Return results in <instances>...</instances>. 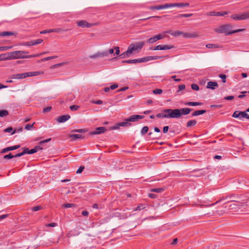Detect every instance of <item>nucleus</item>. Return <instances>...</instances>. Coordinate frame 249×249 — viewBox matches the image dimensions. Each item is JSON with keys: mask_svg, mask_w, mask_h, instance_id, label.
<instances>
[{"mask_svg": "<svg viewBox=\"0 0 249 249\" xmlns=\"http://www.w3.org/2000/svg\"><path fill=\"white\" fill-rule=\"evenodd\" d=\"M144 117L142 115H135L130 116L129 118L125 119V121H128V122H135L139 119H142Z\"/></svg>", "mask_w": 249, "mask_h": 249, "instance_id": "nucleus-12", "label": "nucleus"}, {"mask_svg": "<svg viewBox=\"0 0 249 249\" xmlns=\"http://www.w3.org/2000/svg\"><path fill=\"white\" fill-rule=\"evenodd\" d=\"M138 61H139L138 63H143V62H145L148 61V59L147 56V57L139 58V59H138Z\"/></svg>", "mask_w": 249, "mask_h": 249, "instance_id": "nucleus-45", "label": "nucleus"}, {"mask_svg": "<svg viewBox=\"0 0 249 249\" xmlns=\"http://www.w3.org/2000/svg\"><path fill=\"white\" fill-rule=\"evenodd\" d=\"M73 141H76L78 139H83L84 137L80 134H71L69 136Z\"/></svg>", "mask_w": 249, "mask_h": 249, "instance_id": "nucleus-21", "label": "nucleus"}, {"mask_svg": "<svg viewBox=\"0 0 249 249\" xmlns=\"http://www.w3.org/2000/svg\"><path fill=\"white\" fill-rule=\"evenodd\" d=\"M84 169V166H80L77 170L76 173L80 174V173H82V171H83Z\"/></svg>", "mask_w": 249, "mask_h": 249, "instance_id": "nucleus-59", "label": "nucleus"}, {"mask_svg": "<svg viewBox=\"0 0 249 249\" xmlns=\"http://www.w3.org/2000/svg\"><path fill=\"white\" fill-rule=\"evenodd\" d=\"M139 62L138 59H135L133 60H124L123 61V63H138Z\"/></svg>", "mask_w": 249, "mask_h": 249, "instance_id": "nucleus-32", "label": "nucleus"}, {"mask_svg": "<svg viewBox=\"0 0 249 249\" xmlns=\"http://www.w3.org/2000/svg\"><path fill=\"white\" fill-rule=\"evenodd\" d=\"M231 18L236 20H241L240 14H234L231 16Z\"/></svg>", "mask_w": 249, "mask_h": 249, "instance_id": "nucleus-35", "label": "nucleus"}, {"mask_svg": "<svg viewBox=\"0 0 249 249\" xmlns=\"http://www.w3.org/2000/svg\"><path fill=\"white\" fill-rule=\"evenodd\" d=\"M10 59H16L19 58H25L24 56L26 54H28V52L16 51L8 53Z\"/></svg>", "mask_w": 249, "mask_h": 249, "instance_id": "nucleus-3", "label": "nucleus"}, {"mask_svg": "<svg viewBox=\"0 0 249 249\" xmlns=\"http://www.w3.org/2000/svg\"><path fill=\"white\" fill-rule=\"evenodd\" d=\"M69 115H64L59 116L57 119V121L59 123H64L70 118Z\"/></svg>", "mask_w": 249, "mask_h": 249, "instance_id": "nucleus-13", "label": "nucleus"}, {"mask_svg": "<svg viewBox=\"0 0 249 249\" xmlns=\"http://www.w3.org/2000/svg\"><path fill=\"white\" fill-rule=\"evenodd\" d=\"M57 56H49V57H45L44 58H42L40 61H41V62H43V61H48V60H51V59H52L56 58H57Z\"/></svg>", "mask_w": 249, "mask_h": 249, "instance_id": "nucleus-34", "label": "nucleus"}, {"mask_svg": "<svg viewBox=\"0 0 249 249\" xmlns=\"http://www.w3.org/2000/svg\"><path fill=\"white\" fill-rule=\"evenodd\" d=\"M170 8L169 6V3H166L163 5H156L154 6H151L150 9H155V10H161L163 9H166Z\"/></svg>", "mask_w": 249, "mask_h": 249, "instance_id": "nucleus-10", "label": "nucleus"}, {"mask_svg": "<svg viewBox=\"0 0 249 249\" xmlns=\"http://www.w3.org/2000/svg\"><path fill=\"white\" fill-rule=\"evenodd\" d=\"M157 117L161 118H173L171 109H165L161 113L157 114Z\"/></svg>", "mask_w": 249, "mask_h": 249, "instance_id": "nucleus-5", "label": "nucleus"}, {"mask_svg": "<svg viewBox=\"0 0 249 249\" xmlns=\"http://www.w3.org/2000/svg\"><path fill=\"white\" fill-rule=\"evenodd\" d=\"M10 60L8 53H3L0 55V61Z\"/></svg>", "mask_w": 249, "mask_h": 249, "instance_id": "nucleus-22", "label": "nucleus"}, {"mask_svg": "<svg viewBox=\"0 0 249 249\" xmlns=\"http://www.w3.org/2000/svg\"><path fill=\"white\" fill-rule=\"evenodd\" d=\"M153 92L155 94H160L162 92V90L161 89H155L153 90Z\"/></svg>", "mask_w": 249, "mask_h": 249, "instance_id": "nucleus-48", "label": "nucleus"}, {"mask_svg": "<svg viewBox=\"0 0 249 249\" xmlns=\"http://www.w3.org/2000/svg\"><path fill=\"white\" fill-rule=\"evenodd\" d=\"M130 55H131L130 53H129L128 51L127 50L126 51L121 53V54H120L119 56L121 58H124L129 57L130 56Z\"/></svg>", "mask_w": 249, "mask_h": 249, "instance_id": "nucleus-25", "label": "nucleus"}, {"mask_svg": "<svg viewBox=\"0 0 249 249\" xmlns=\"http://www.w3.org/2000/svg\"><path fill=\"white\" fill-rule=\"evenodd\" d=\"M193 15L192 14H181L179 15L180 17H185V18H188L191 17Z\"/></svg>", "mask_w": 249, "mask_h": 249, "instance_id": "nucleus-61", "label": "nucleus"}, {"mask_svg": "<svg viewBox=\"0 0 249 249\" xmlns=\"http://www.w3.org/2000/svg\"><path fill=\"white\" fill-rule=\"evenodd\" d=\"M9 114L8 111L6 110H0V117H3L6 116Z\"/></svg>", "mask_w": 249, "mask_h": 249, "instance_id": "nucleus-31", "label": "nucleus"}, {"mask_svg": "<svg viewBox=\"0 0 249 249\" xmlns=\"http://www.w3.org/2000/svg\"><path fill=\"white\" fill-rule=\"evenodd\" d=\"M13 158H15L14 155H13L11 153H9L8 155H5L3 157L4 159H11Z\"/></svg>", "mask_w": 249, "mask_h": 249, "instance_id": "nucleus-47", "label": "nucleus"}, {"mask_svg": "<svg viewBox=\"0 0 249 249\" xmlns=\"http://www.w3.org/2000/svg\"><path fill=\"white\" fill-rule=\"evenodd\" d=\"M165 37V35L163 34H158L156 35L155 36L149 38L147 40V42L150 44L154 43L157 41L162 39Z\"/></svg>", "mask_w": 249, "mask_h": 249, "instance_id": "nucleus-6", "label": "nucleus"}, {"mask_svg": "<svg viewBox=\"0 0 249 249\" xmlns=\"http://www.w3.org/2000/svg\"><path fill=\"white\" fill-rule=\"evenodd\" d=\"M150 49L153 50H162V45H159L156 46L154 49L151 48Z\"/></svg>", "mask_w": 249, "mask_h": 249, "instance_id": "nucleus-49", "label": "nucleus"}, {"mask_svg": "<svg viewBox=\"0 0 249 249\" xmlns=\"http://www.w3.org/2000/svg\"><path fill=\"white\" fill-rule=\"evenodd\" d=\"M172 48V46H170L167 45H162V50H169Z\"/></svg>", "mask_w": 249, "mask_h": 249, "instance_id": "nucleus-54", "label": "nucleus"}, {"mask_svg": "<svg viewBox=\"0 0 249 249\" xmlns=\"http://www.w3.org/2000/svg\"><path fill=\"white\" fill-rule=\"evenodd\" d=\"M106 129L104 127H99L95 129V131L89 133L90 135H98L104 133Z\"/></svg>", "mask_w": 249, "mask_h": 249, "instance_id": "nucleus-7", "label": "nucleus"}, {"mask_svg": "<svg viewBox=\"0 0 249 249\" xmlns=\"http://www.w3.org/2000/svg\"><path fill=\"white\" fill-rule=\"evenodd\" d=\"M247 111H240V119L242 118H247L248 114Z\"/></svg>", "mask_w": 249, "mask_h": 249, "instance_id": "nucleus-46", "label": "nucleus"}, {"mask_svg": "<svg viewBox=\"0 0 249 249\" xmlns=\"http://www.w3.org/2000/svg\"><path fill=\"white\" fill-rule=\"evenodd\" d=\"M185 105L189 106H196L202 105V103L201 102H188L185 103Z\"/></svg>", "mask_w": 249, "mask_h": 249, "instance_id": "nucleus-23", "label": "nucleus"}, {"mask_svg": "<svg viewBox=\"0 0 249 249\" xmlns=\"http://www.w3.org/2000/svg\"><path fill=\"white\" fill-rule=\"evenodd\" d=\"M192 110V109L189 108L171 109L173 118H179L183 115H187L190 113Z\"/></svg>", "mask_w": 249, "mask_h": 249, "instance_id": "nucleus-2", "label": "nucleus"}, {"mask_svg": "<svg viewBox=\"0 0 249 249\" xmlns=\"http://www.w3.org/2000/svg\"><path fill=\"white\" fill-rule=\"evenodd\" d=\"M232 27V26L230 24L223 25L215 28L214 31L218 33H224L226 35H231L232 34L243 32L246 30L245 29H239L231 31Z\"/></svg>", "mask_w": 249, "mask_h": 249, "instance_id": "nucleus-1", "label": "nucleus"}, {"mask_svg": "<svg viewBox=\"0 0 249 249\" xmlns=\"http://www.w3.org/2000/svg\"><path fill=\"white\" fill-rule=\"evenodd\" d=\"M144 44V42H138L134 44H132L129 46L127 50L131 54L135 51L141 50Z\"/></svg>", "mask_w": 249, "mask_h": 249, "instance_id": "nucleus-4", "label": "nucleus"}, {"mask_svg": "<svg viewBox=\"0 0 249 249\" xmlns=\"http://www.w3.org/2000/svg\"><path fill=\"white\" fill-rule=\"evenodd\" d=\"M206 47L209 49L217 48L218 47L216 44H208L206 45Z\"/></svg>", "mask_w": 249, "mask_h": 249, "instance_id": "nucleus-40", "label": "nucleus"}, {"mask_svg": "<svg viewBox=\"0 0 249 249\" xmlns=\"http://www.w3.org/2000/svg\"><path fill=\"white\" fill-rule=\"evenodd\" d=\"M57 225V223H52L46 224V226L54 227H56Z\"/></svg>", "mask_w": 249, "mask_h": 249, "instance_id": "nucleus-60", "label": "nucleus"}, {"mask_svg": "<svg viewBox=\"0 0 249 249\" xmlns=\"http://www.w3.org/2000/svg\"><path fill=\"white\" fill-rule=\"evenodd\" d=\"M206 112L205 110H196L194 111L192 114V116H196L205 113Z\"/></svg>", "mask_w": 249, "mask_h": 249, "instance_id": "nucleus-24", "label": "nucleus"}, {"mask_svg": "<svg viewBox=\"0 0 249 249\" xmlns=\"http://www.w3.org/2000/svg\"><path fill=\"white\" fill-rule=\"evenodd\" d=\"M131 125V124L128 122L125 121L124 122H121L119 123V125L120 126H128Z\"/></svg>", "mask_w": 249, "mask_h": 249, "instance_id": "nucleus-36", "label": "nucleus"}, {"mask_svg": "<svg viewBox=\"0 0 249 249\" xmlns=\"http://www.w3.org/2000/svg\"><path fill=\"white\" fill-rule=\"evenodd\" d=\"M34 124H35V123H34L32 124H27L25 127V129L27 130H30L33 127V125Z\"/></svg>", "mask_w": 249, "mask_h": 249, "instance_id": "nucleus-53", "label": "nucleus"}, {"mask_svg": "<svg viewBox=\"0 0 249 249\" xmlns=\"http://www.w3.org/2000/svg\"><path fill=\"white\" fill-rule=\"evenodd\" d=\"M191 88L195 90H198L199 89L198 86L196 84H193L191 85Z\"/></svg>", "mask_w": 249, "mask_h": 249, "instance_id": "nucleus-50", "label": "nucleus"}, {"mask_svg": "<svg viewBox=\"0 0 249 249\" xmlns=\"http://www.w3.org/2000/svg\"><path fill=\"white\" fill-rule=\"evenodd\" d=\"M43 40L41 39H38L35 40H31L32 46L39 44L42 43Z\"/></svg>", "mask_w": 249, "mask_h": 249, "instance_id": "nucleus-30", "label": "nucleus"}, {"mask_svg": "<svg viewBox=\"0 0 249 249\" xmlns=\"http://www.w3.org/2000/svg\"><path fill=\"white\" fill-rule=\"evenodd\" d=\"M197 122L196 120H190L187 123V127H190L194 126L196 124Z\"/></svg>", "mask_w": 249, "mask_h": 249, "instance_id": "nucleus-27", "label": "nucleus"}, {"mask_svg": "<svg viewBox=\"0 0 249 249\" xmlns=\"http://www.w3.org/2000/svg\"><path fill=\"white\" fill-rule=\"evenodd\" d=\"M185 88V86L184 85H179L178 87V92H179V91L184 89Z\"/></svg>", "mask_w": 249, "mask_h": 249, "instance_id": "nucleus-64", "label": "nucleus"}, {"mask_svg": "<svg viewBox=\"0 0 249 249\" xmlns=\"http://www.w3.org/2000/svg\"><path fill=\"white\" fill-rule=\"evenodd\" d=\"M13 131V128L12 127H8L4 129V131L5 132H11Z\"/></svg>", "mask_w": 249, "mask_h": 249, "instance_id": "nucleus-62", "label": "nucleus"}, {"mask_svg": "<svg viewBox=\"0 0 249 249\" xmlns=\"http://www.w3.org/2000/svg\"><path fill=\"white\" fill-rule=\"evenodd\" d=\"M73 206H74L73 204L67 203V204H64L63 205V207H64V208H68L71 207Z\"/></svg>", "mask_w": 249, "mask_h": 249, "instance_id": "nucleus-55", "label": "nucleus"}, {"mask_svg": "<svg viewBox=\"0 0 249 249\" xmlns=\"http://www.w3.org/2000/svg\"><path fill=\"white\" fill-rule=\"evenodd\" d=\"M233 118H239L240 119V111H235L232 115Z\"/></svg>", "mask_w": 249, "mask_h": 249, "instance_id": "nucleus-38", "label": "nucleus"}, {"mask_svg": "<svg viewBox=\"0 0 249 249\" xmlns=\"http://www.w3.org/2000/svg\"><path fill=\"white\" fill-rule=\"evenodd\" d=\"M87 131V130L85 129H77L73 130L72 131V132L80 133H85Z\"/></svg>", "mask_w": 249, "mask_h": 249, "instance_id": "nucleus-43", "label": "nucleus"}, {"mask_svg": "<svg viewBox=\"0 0 249 249\" xmlns=\"http://www.w3.org/2000/svg\"><path fill=\"white\" fill-rule=\"evenodd\" d=\"M163 191V189L162 188H155L151 190V192H156V193H160Z\"/></svg>", "mask_w": 249, "mask_h": 249, "instance_id": "nucleus-41", "label": "nucleus"}, {"mask_svg": "<svg viewBox=\"0 0 249 249\" xmlns=\"http://www.w3.org/2000/svg\"><path fill=\"white\" fill-rule=\"evenodd\" d=\"M241 20H246L249 18V11L245 12L240 14Z\"/></svg>", "mask_w": 249, "mask_h": 249, "instance_id": "nucleus-19", "label": "nucleus"}, {"mask_svg": "<svg viewBox=\"0 0 249 249\" xmlns=\"http://www.w3.org/2000/svg\"><path fill=\"white\" fill-rule=\"evenodd\" d=\"M21 45L23 46H32L31 41L23 42Z\"/></svg>", "mask_w": 249, "mask_h": 249, "instance_id": "nucleus-56", "label": "nucleus"}, {"mask_svg": "<svg viewBox=\"0 0 249 249\" xmlns=\"http://www.w3.org/2000/svg\"><path fill=\"white\" fill-rule=\"evenodd\" d=\"M39 149L42 150V148H41L39 146H36L34 148L30 150L29 154H34L38 151Z\"/></svg>", "mask_w": 249, "mask_h": 249, "instance_id": "nucleus-26", "label": "nucleus"}, {"mask_svg": "<svg viewBox=\"0 0 249 249\" xmlns=\"http://www.w3.org/2000/svg\"><path fill=\"white\" fill-rule=\"evenodd\" d=\"M218 87V84L215 82L210 81L208 83L207 88L212 89H215V87Z\"/></svg>", "mask_w": 249, "mask_h": 249, "instance_id": "nucleus-18", "label": "nucleus"}, {"mask_svg": "<svg viewBox=\"0 0 249 249\" xmlns=\"http://www.w3.org/2000/svg\"><path fill=\"white\" fill-rule=\"evenodd\" d=\"M70 108L71 111H76L80 108V107L77 105H72L70 106Z\"/></svg>", "mask_w": 249, "mask_h": 249, "instance_id": "nucleus-44", "label": "nucleus"}, {"mask_svg": "<svg viewBox=\"0 0 249 249\" xmlns=\"http://www.w3.org/2000/svg\"><path fill=\"white\" fill-rule=\"evenodd\" d=\"M27 73V76L31 77V76H37V75L43 74V71H32V72H28Z\"/></svg>", "mask_w": 249, "mask_h": 249, "instance_id": "nucleus-20", "label": "nucleus"}, {"mask_svg": "<svg viewBox=\"0 0 249 249\" xmlns=\"http://www.w3.org/2000/svg\"><path fill=\"white\" fill-rule=\"evenodd\" d=\"M14 33L11 32H2L0 33V36H10L14 35Z\"/></svg>", "mask_w": 249, "mask_h": 249, "instance_id": "nucleus-29", "label": "nucleus"}, {"mask_svg": "<svg viewBox=\"0 0 249 249\" xmlns=\"http://www.w3.org/2000/svg\"><path fill=\"white\" fill-rule=\"evenodd\" d=\"M12 47H13L12 46L0 47V51H4L8 50L12 48Z\"/></svg>", "mask_w": 249, "mask_h": 249, "instance_id": "nucleus-42", "label": "nucleus"}, {"mask_svg": "<svg viewBox=\"0 0 249 249\" xmlns=\"http://www.w3.org/2000/svg\"><path fill=\"white\" fill-rule=\"evenodd\" d=\"M219 12L211 11L207 14V15L210 16H219Z\"/></svg>", "mask_w": 249, "mask_h": 249, "instance_id": "nucleus-33", "label": "nucleus"}, {"mask_svg": "<svg viewBox=\"0 0 249 249\" xmlns=\"http://www.w3.org/2000/svg\"><path fill=\"white\" fill-rule=\"evenodd\" d=\"M144 207H143V205L141 204H140L137 208H136L134 211H141L142 209H143Z\"/></svg>", "mask_w": 249, "mask_h": 249, "instance_id": "nucleus-52", "label": "nucleus"}, {"mask_svg": "<svg viewBox=\"0 0 249 249\" xmlns=\"http://www.w3.org/2000/svg\"><path fill=\"white\" fill-rule=\"evenodd\" d=\"M38 53V54H36L29 55H25L24 56V57H25V58H32V57H38V56H39L42 54H44V53Z\"/></svg>", "mask_w": 249, "mask_h": 249, "instance_id": "nucleus-37", "label": "nucleus"}, {"mask_svg": "<svg viewBox=\"0 0 249 249\" xmlns=\"http://www.w3.org/2000/svg\"><path fill=\"white\" fill-rule=\"evenodd\" d=\"M51 109H52V107H46L44 108L43 112L44 113H46V112H49L51 110Z\"/></svg>", "mask_w": 249, "mask_h": 249, "instance_id": "nucleus-58", "label": "nucleus"}, {"mask_svg": "<svg viewBox=\"0 0 249 249\" xmlns=\"http://www.w3.org/2000/svg\"><path fill=\"white\" fill-rule=\"evenodd\" d=\"M114 50L115 51V54L117 55H119L120 54V50L119 47H115Z\"/></svg>", "mask_w": 249, "mask_h": 249, "instance_id": "nucleus-63", "label": "nucleus"}, {"mask_svg": "<svg viewBox=\"0 0 249 249\" xmlns=\"http://www.w3.org/2000/svg\"><path fill=\"white\" fill-rule=\"evenodd\" d=\"M219 77L222 79L223 83H225L226 82V75L225 74H220Z\"/></svg>", "mask_w": 249, "mask_h": 249, "instance_id": "nucleus-51", "label": "nucleus"}, {"mask_svg": "<svg viewBox=\"0 0 249 249\" xmlns=\"http://www.w3.org/2000/svg\"><path fill=\"white\" fill-rule=\"evenodd\" d=\"M170 8L174 7H183V3H169Z\"/></svg>", "mask_w": 249, "mask_h": 249, "instance_id": "nucleus-28", "label": "nucleus"}, {"mask_svg": "<svg viewBox=\"0 0 249 249\" xmlns=\"http://www.w3.org/2000/svg\"><path fill=\"white\" fill-rule=\"evenodd\" d=\"M22 130H23V128L22 127L19 128L17 129V130H15L14 131H13L12 132V135L15 134L16 132H18V133L21 132H22Z\"/></svg>", "mask_w": 249, "mask_h": 249, "instance_id": "nucleus-57", "label": "nucleus"}, {"mask_svg": "<svg viewBox=\"0 0 249 249\" xmlns=\"http://www.w3.org/2000/svg\"><path fill=\"white\" fill-rule=\"evenodd\" d=\"M68 30V29L64 30L61 28H56V29H49V30H43L42 31L40 32V34H46V33H49L52 32H59L61 31H66Z\"/></svg>", "mask_w": 249, "mask_h": 249, "instance_id": "nucleus-9", "label": "nucleus"}, {"mask_svg": "<svg viewBox=\"0 0 249 249\" xmlns=\"http://www.w3.org/2000/svg\"><path fill=\"white\" fill-rule=\"evenodd\" d=\"M107 54H108L107 52L98 53L96 54L90 55V58H96L97 57L106 56L107 55Z\"/></svg>", "mask_w": 249, "mask_h": 249, "instance_id": "nucleus-15", "label": "nucleus"}, {"mask_svg": "<svg viewBox=\"0 0 249 249\" xmlns=\"http://www.w3.org/2000/svg\"><path fill=\"white\" fill-rule=\"evenodd\" d=\"M19 147H20L19 145H15L13 146L8 147L3 149L1 151V153H6L9 151L14 150L18 149Z\"/></svg>", "mask_w": 249, "mask_h": 249, "instance_id": "nucleus-14", "label": "nucleus"}, {"mask_svg": "<svg viewBox=\"0 0 249 249\" xmlns=\"http://www.w3.org/2000/svg\"><path fill=\"white\" fill-rule=\"evenodd\" d=\"M27 73H18L15 74L11 75V78L12 79H24L26 77H27Z\"/></svg>", "mask_w": 249, "mask_h": 249, "instance_id": "nucleus-8", "label": "nucleus"}, {"mask_svg": "<svg viewBox=\"0 0 249 249\" xmlns=\"http://www.w3.org/2000/svg\"><path fill=\"white\" fill-rule=\"evenodd\" d=\"M77 25L83 28L89 27L91 26V24L85 20H81L78 22Z\"/></svg>", "mask_w": 249, "mask_h": 249, "instance_id": "nucleus-16", "label": "nucleus"}, {"mask_svg": "<svg viewBox=\"0 0 249 249\" xmlns=\"http://www.w3.org/2000/svg\"><path fill=\"white\" fill-rule=\"evenodd\" d=\"M148 131V126H145L142 127V128L141 130V133L142 135H144L145 133H146Z\"/></svg>", "mask_w": 249, "mask_h": 249, "instance_id": "nucleus-39", "label": "nucleus"}, {"mask_svg": "<svg viewBox=\"0 0 249 249\" xmlns=\"http://www.w3.org/2000/svg\"><path fill=\"white\" fill-rule=\"evenodd\" d=\"M185 38H197L199 37V35L196 32H193L192 33H187L185 34Z\"/></svg>", "mask_w": 249, "mask_h": 249, "instance_id": "nucleus-17", "label": "nucleus"}, {"mask_svg": "<svg viewBox=\"0 0 249 249\" xmlns=\"http://www.w3.org/2000/svg\"><path fill=\"white\" fill-rule=\"evenodd\" d=\"M164 33H167V34H170L172 36H179L182 35L183 37L185 38V34H186V33H184L183 32L177 31L173 33H171L170 31H167L166 32H164Z\"/></svg>", "mask_w": 249, "mask_h": 249, "instance_id": "nucleus-11", "label": "nucleus"}]
</instances>
